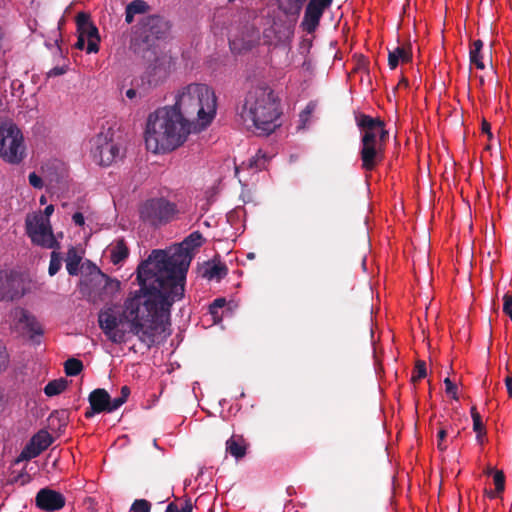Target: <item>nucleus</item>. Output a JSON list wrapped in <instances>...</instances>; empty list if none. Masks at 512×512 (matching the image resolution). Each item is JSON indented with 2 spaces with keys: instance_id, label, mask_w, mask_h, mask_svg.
<instances>
[{
  "instance_id": "obj_1",
  "label": "nucleus",
  "mask_w": 512,
  "mask_h": 512,
  "mask_svg": "<svg viewBox=\"0 0 512 512\" xmlns=\"http://www.w3.org/2000/svg\"><path fill=\"white\" fill-rule=\"evenodd\" d=\"M202 243V234L194 231L174 254L155 249L138 266L140 289L126 301V315L134 320L132 331L143 340L152 341L151 331L167 323L173 303L184 297L191 252Z\"/></svg>"
},
{
  "instance_id": "obj_2",
  "label": "nucleus",
  "mask_w": 512,
  "mask_h": 512,
  "mask_svg": "<svg viewBox=\"0 0 512 512\" xmlns=\"http://www.w3.org/2000/svg\"><path fill=\"white\" fill-rule=\"evenodd\" d=\"M190 128V123L175 107L158 108L149 114L146 121V147L153 153L171 152L186 141Z\"/></svg>"
},
{
  "instance_id": "obj_3",
  "label": "nucleus",
  "mask_w": 512,
  "mask_h": 512,
  "mask_svg": "<svg viewBox=\"0 0 512 512\" xmlns=\"http://www.w3.org/2000/svg\"><path fill=\"white\" fill-rule=\"evenodd\" d=\"M279 100L274 91L266 85H259L248 91L239 116L247 126L253 127L258 135H269L279 126Z\"/></svg>"
},
{
  "instance_id": "obj_4",
  "label": "nucleus",
  "mask_w": 512,
  "mask_h": 512,
  "mask_svg": "<svg viewBox=\"0 0 512 512\" xmlns=\"http://www.w3.org/2000/svg\"><path fill=\"white\" fill-rule=\"evenodd\" d=\"M173 107L190 124L197 120L202 127H206L216 114V96L208 85L191 83L179 90Z\"/></svg>"
},
{
  "instance_id": "obj_5",
  "label": "nucleus",
  "mask_w": 512,
  "mask_h": 512,
  "mask_svg": "<svg viewBox=\"0 0 512 512\" xmlns=\"http://www.w3.org/2000/svg\"><path fill=\"white\" fill-rule=\"evenodd\" d=\"M170 29V22L160 15L144 17L138 34L131 40V50L144 60H150L152 54L159 50V42L168 38Z\"/></svg>"
},
{
  "instance_id": "obj_6",
  "label": "nucleus",
  "mask_w": 512,
  "mask_h": 512,
  "mask_svg": "<svg viewBox=\"0 0 512 512\" xmlns=\"http://www.w3.org/2000/svg\"><path fill=\"white\" fill-rule=\"evenodd\" d=\"M138 291L139 290L130 293L129 297L125 301H127L131 297H134V295ZM123 319L130 323V332L136 335L141 342L147 344L148 347H150L155 342L156 334L166 332L167 328L171 325L169 317L167 323H165L163 327H159L151 331L152 341L143 340L141 338V335L136 334L134 331H132V325L134 320L128 317V315H126V302H124V310L121 317H117V315L114 313L112 309L100 311L98 315V322L100 328L103 330L104 334L108 337V339L113 343H121L124 341L125 332L118 328L119 324L123 321Z\"/></svg>"
},
{
  "instance_id": "obj_7",
  "label": "nucleus",
  "mask_w": 512,
  "mask_h": 512,
  "mask_svg": "<svg viewBox=\"0 0 512 512\" xmlns=\"http://www.w3.org/2000/svg\"><path fill=\"white\" fill-rule=\"evenodd\" d=\"M91 156L100 166H110L123 157L120 146L114 141L112 128L101 130L90 140Z\"/></svg>"
},
{
  "instance_id": "obj_8",
  "label": "nucleus",
  "mask_w": 512,
  "mask_h": 512,
  "mask_svg": "<svg viewBox=\"0 0 512 512\" xmlns=\"http://www.w3.org/2000/svg\"><path fill=\"white\" fill-rule=\"evenodd\" d=\"M177 213V205L164 197L148 199L139 208L140 219L154 227L169 223Z\"/></svg>"
},
{
  "instance_id": "obj_9",
  "label": "nucleus",
  "mask_w": 512,
  "mask_h": 512,
  "mask_svg": "<svg viewBox=\"0 0 512 512\" xmlns=\"http://www.w3.org/2000/svg\"><path fill=\"white\" fill-rule=\"evenodd\" d=\"M146 61L149 64L140 78V87L143 91L163 84L169 77L173 66L172 56L160 50H156V53L152 54L150 60Z\"/></svg>"
},
{
  "instance_id": "obj_10",
  "label": "nucleus",
  "mask_w": 512,
  "mask_h": 512,
  "mask_svg": "<svg viewBox=\"0 0 512 512\" xmlns=\"http://www.w3.org/2000/svg\"><path fill=\"white\" fill-rule=\"evenodd\" d=\"M23 135L12 122L0 124V156L9 163H19L23 159Z\"/></svg>"
},
{
  "instance_id": "obj_11",
  "label": "nucleus",
  "mask_w": 512,
  "mask_h": 512,
  "mask_svg": "<svg viewBox=\"0 0 512 512\" xmlns=\"http://www.w3.org/2000/svg\"><path fill=\"white\" fill-rule=\"evenodd\" d=\"M26 232L35 245L47 249L60 248V244L53 234L50 220L42 214L27 216Z\"/></svg>"
},
{
  "instance_id": "obj_12",
  "label": "nucleus",
  "mask_w": 512,
  "mask_h": 512,
  "mask_svg": "<svg viewBox=\"0 0 512 512\" xmlns=\"http://www.w3.org/2000/svg\"><path fill=\"white\" fill-rule=\"evenodd\" d=\"M356 124L361 131V143L386 142L388 131L380 118H373L367 114L360 113L355 117Z\"/></svg>"
},
{
  "instance_id": "obj_13",
  "label": "nucleus",
  "mask_w": 512,
  "mask_h": 512,
  "mask_svg": "<svg viewBox=\"0 0 512 512\" xmlns=\"http://www.w3.org/2000/svg\"><path fill=\"white\" fill-rule=\"evenodd\" d=\"M332 2L333 0H309L300 25L303 31L308 34L314 33L319 27L325 10L331 6Z\"/></svg>"
},
{
  "instance_id": "obj_14",
  "label": "nucleus",
  "mask_w": 512,
  "mask_h": 512,
  "mask_svg": "<svg viewBox=\"0 0 512 512\" xmlns=\"http://www.w3.org/2000/svg\"><path fill=\"white\" fill-rule=\"evenodd\" d=\"M386 142L361 143L359 158L361 160V169L365 172L375 170L385 158Z\"/></svg>"
},
{
  "instance_id": "obj_15",
  "label": "nucleus",
  "mask_w": 512,
  "mask_h": 512,
  "mask_svg": "<svg viewBox=\"0 0 512 512\" xmlns=\"http://www.w3.org/2000/svg\"><path fill=\"white\" fill-rule=\"evenodd\" d=\"M24 295L22 278L15 272L0 270V301H13Z\"/></svg>"
},
{
  "instance_id": "obj_16",
  "label": "nucleus",
  "mask_w": 512,
  "mask_h": 512,
  "mask_svg": "<svg viewBox=\"0 0 512 512\" xmlns=\"http://www.w3.org/2000/svg\"><path fill=\"white\" fill-rule=\"evenodd\" d=\"M76 24L78 33L88 39L87 53L98 52L100 37L97 27L90 19V15L85 12L78 13L76 16Z\"/></svg>"
},
{
  "instance_id": "obj_17",
  "label": "nucleus",
  "mask_w": 512,
  "mask_h": 512,
  "mask_svg": "<svg viewBox=\"0 0 512 512\" xmlns=\"http://www.w3.org/2000/svg\"><path fill=\"white\" fill-rule=\"evenodd\" d=\"M53 443V437L46 430H40L25 445L21 451L18 462L22 460H31L39 456Z\"/></svg>"
},
{
  "instance_id": "obj_18",
  "label": "nucleus",
  "mask_w": 512,
  "mask_h": 512,
  "mask_svg": "<svg viewBox=\"0 0 512 512\" xmlns=\"http://www.w3.org/2000/svg\"><path fill=\"white\" fill-rule=\"evenodd\" d=\"M66 499L62 493L45 487L40 489L35 497V505L47 512H54L65 506Z\"/></svg>"
},
{
  "instance_id": "obj_19",
  "label": "nucleus",
  "mask_w": 512,
  "mask_h": 512,
  "mask_svg": "<svg viewBox=\"0 0 512 512\" xmlns=\"http://www.w3.org/2000/svg\"><path fill=\"white\" fill-rule=\"evenodd\" d=\"M90 407L85 412L87 419L92 418L95 414L103 412L108 413V404H110V395L103 388L94 389L88 396Z\"/></svg>"
},
{
  "instance_id": "obj_20",
  "label": "nucleus",
  "mask_w": 512,
  "mask_h": 512,
  "mask_svg": "<svg viewBox=\"0 0 512 512\" xmlns=\"http://www.w3.org/2000/svg\"><path fill=\"white\" fill-rule=\"evenodd\" d=\"M293 34V30L290 25L285 22L274 21L273 24L266 28L263 32L265 43L269 45H277L278 43H284Z\"/></svg>"
},
{
  "instance_id": "obj_21",
  "label": "nucleus",
  "mask_w": 512,
  "mask_h": 512,
  "mask_svg": "<svg viewBox=\"0 0 512 512\" xmlns=\"http://www.w3.org/2000/svg\"><path fill=\"white\" fill-rule=\"evenodd\" d=\"M258 32L253 28L241 35H233L229 39V46L233 53L241 54L251 50L258 41Z\"/></svg>"
},
{
  "instance_id": "obj_22",
  "label": "nucleus",
  "mask_w": 512,
  "mask_h": 512,
  "mask_svg": "<svg viewBox=\"0 0 512 512\" xmlns=\"http://www.w3.org/2000/svg\"><path fill=\"white\" fill-rule=\"evenodd\" d=\"M12 316L17 324L24 325V327L31 333V337L43 334L42 326L27 310L20 307L15 308L12 311Z\"/></svg>"
},
{
  "instance_id": "obj_23",
  "label": "nucleus",
  "mask_w": 512,
  "mask_h": 512,
  "mask_svg": "<svg viewBox=\"0 0 512 512\" xmlns=\"http://www.w3.org/2000/svg\"><path fill=\"white\" fill-rule=\"evenodd\" d=\"M228 274V268L221 262H207L201 271L203 278L221 280Z\"/></svg>"
},
{
  "instance_id": "obj_24",
  "label": "nucleus",
  "mask_w": 512,
  "mask_h": 512,
  "mask_svg": "<svg viewBox=\"0 0 512 512\" xmlns=\"http://www.w3.org/2000/svg\"><path fill=\"white\" fill-rule=\"evenodd\" d=\"M90 282L96 286H101L104 290L116 291L120 288V281L112 279L106 274L97 270L90 278Z\"/></svg>"
},
{
  "instance_id": "obj_25",
  "label": "nucleus",
  "mask_w": 512,
  "mask_h": 512,
  "mask_svg": "<svg viewBox=\"0 0 512 512\" xmlns=\"http://www.w3.org/2000/svg\"><path fill=\"white\" fill-rule=\"evenodd\" d=\"M411 58L412 54L410 48L398 46L393 51L389 52L388 65L391 69H395L399 64V61L408 63L410 62Z\"/></svg>"
},
{
  "instance_id": "obj_26",
  "label": "nucleus",
  "mask_w": 512,
  "mask_h": 512,
  "mask_svg": "<svg viewBox=\"0 0 512 512\" xmlns=\"http://www.w3.org/2000/svg\"><path fill=\"white\" fill-rule=\"evenodd\" d=\"M307 0H277L279 9L287 16L297 18Z\"/></svg>"
},
{
  "instance_id": "obj_27",
  "label": "nucleus",
  "mask_w": 512,
  "mask_h": 512,
  "mask_svg": "<svg viewBox=\"0 0 512 512\" xmlns=\"http://www.w3.org/2000/svg\"><path fill=\"white\" fill-rule=\"evenodd\" d=\"M150 6L144 0H133L126 6L125 10V21L128 24H131L134 20V16L136 14H144L148 12Z\"/></svg>"
},
{
  "instance_id": "obj_28",
  "label": "nucleus",
  "mask_w": 512,
  "mask_h": 512,
  "mask_svg": "<svg viewBox=\"0 0 512 512\" xmlns=\"http://www.w3.org/2000/svg\"><path fill=\"white\" fill-rule=\"evenodd\" d=\"M129 255V249L123 238L118 239L115 245L110 249L111 262L114 265L122 263Z\"/></svg>"
},
{
  "instance_id": "obj_29",
  "label": "nucleus",
  "mask_w": 512,
  "mask_h": 512,
  "mask_svg": "<svg viewBox=\"0 0 512 512\" xmlns=\"http://www.w3.org/2000/svg\"><path fill=\"white\" fill-rule=\"evenodd\" d=\"M226 451L236 459L243 458L246 455V445L242 437H230L226 441Z\"/></svg>"
},
{
  "instance_id": "obj_30",
  "label": "nucleus",
  "mask_w": 512,
  "mask_h": 512,
  "mask_svg": "<svg viewBox=\"0 0 512 512\" xmlns=\"http://www.w3.org/2000/svg\"><path fill=\"white\" fill-rule=\"evenodd\" d=\"M483 41L478 39L472 42L469 52L470 64L475 65L477 69L483 70L485 64L483 62Z\"/></svg>"
},
{
  "instance_id": "obj_31",
  "label": "nucleus",
  "mask_w": 512,
  "mask_h": 512,
  "mask_svg": "<svg viewBox=\"0 0 512 512\" xmlns=\"http://www.w3.org/2000/svg\"><path fill=\"white\" fill-rule=\"evenodd\" d=\"M65 262L68 274L71 276L78 275L81 256L78 254L75 247L72 246L68 249Z\"/></svg>"
},
{
  "instance_id": "obj_32",
  "label": "nucleus",
  "mask_w": 512,
  "mask_h": 512,
  "mask_svg": "<svg viewBox=\"0 0 512 512\" xmlns=\"http://www.w3.org/2000/svg\"><path fill=\"white\" fill-rule=\"evenodd\" d=\"M68 386V381L65 378L52 380L44 387V393L48 397L56 396L62 393Z\"/></svg>"
},
{
  "instance_id": "obj_33",
  "label": "nucleus",
  "mask_w": 512,
  "mask_h": 512,
  "mask_svg": "<svg viewBox=\"0 0 512 512\" xmlns=\"http://www.w3.org/2000/svg\"><path fill=\"white\" fill-rule=\"evenodd\" d=\"M493 482L495 485V490L494 491L488 490V489L485 490V494L491 499L497 497L505 489V475H504L503 471L496 470L494 472Z\"/></svg>"
},
{
  "instance_id": "obj_34",
  "label": "nucleus",
  "mask_w": 512,
  "mask_h": 512,
  "mask_svg": "<svg viewBox=\"0 0 512 512\" xmlns=\"http://www.w3.org/2000/svg\"><path fill=\"white\" fill-rule=\"evenodd\" d=\"M471 417L473 420V430L477 433L476 439L479 443L483 442V435H485V428L481 416L475 406L471 407Z\"/></svg>"
},
{
  "instance_id": "obj_35",
  "label": "nucleus",
  "mask_w": 512,
  "mask_h": 512,
  "mask_svg": "<svg viewBox=\"0 0 512 512\" xmlns=\"http://www.w3.org/2000/svg\"><path fill=\"white\" fill-rule=\"evenodd\" d=\"M83 368L82 361L76 358H69L64 363V371L67 376H77L82 372Z\"/></svg>"
},
{
  "instance_id": "obj_36",
  "label": "nucleus",
  "mask_w": 512,
  "mask_h": 512,
  "mask_svg": "<svg viewBox=\"0 0 512 512\" xmlns=\"http://www.w3.org/2000/svg\"><path fill=\"white\" fill-rule=\"evenodd\" d=\"M227 304L225 298L220 297L216 298L209 306V313L212 315L215 323H218L222 320V314L219 312L220 309L224 308Z\"/></svg>"
},
{
  "instance_id": "obj_37",
  "label": "nucleus",
  "mask_w": 512,
  "mask_h": 512,
  "mask_svg": "<svg viewBox=\"0 0 512 512\" xmlns=\"http://www.w3.org/2000/svg\"><path fill=\"white\" fill-rule=\"evenodd\" d=\"M56 250L57 249H53L50 256V263L48 268V273L50 276H54L55 274H57L62 266L61 253Z\"/></svg>"
},
{
  "instance_id": "obj_38",
  "label": "nucleus",
  "mask_w": 512,
  "mask_h": 512,
  "mask_svg": "<svg viewBox=\"0 0 512 512\" xmlns=\"http://www.w3.org/2000/svg\"><path fill=\"white\" fill-rule=\"evenodd\" d=\"M192 510L193 505L191 499H186L180 504L176 501L169 503L165 512H192Z\"/></svg>"
},
{
  "instance_id": "obj_39",
  "label": "nucleus",
  "mask_w": 512,
  "mask_h": 512,
  "mask_svg": "<svg viewBox=\"0 0 512 512\" xmlns=\"http://www.w3.org/2000/svg\"><path fill=\"white\" fill-rule=\"evenodd\" d=\"M427 375L426 363L422 360H418L415 364L414 373L411 377L413 383L425 378Z\"/></svg>"
},
{
  "instance_id": "obj_40",
  "label": "nucleus",
  "mask_w": 512,
  "mask_h": 512,
  "mask_svg": "<svg viewBox=\"0 0 512 512\" xmlns=\"http://www.w3.org/2000/svg\"><path fill=\"white\" fill-rule=\"evenodd\" d=\"M151 503L145 499H136L131 508L130 512H150Z\"/></svg>"
},
{
  "instance_id": "obj_41",
  "label": "nucleus",
  "mask_w": 512,
  "mask_h": 512,
  "mask_svg": "<svg viewBox=\"0 0 512 512\" xmlns=\"http://www.w3.org/2000/svg\"><path fill=\"white\" fill-rule=\"evenodd\" d=\"M266 157L262 154L261 150L258 151L256 156L249 161V166L256 170H262L265 167Z\"/></svg>"
},
{
  "instance_id": "obj_42",
  "label": "nucleus",
  "mask_w": 512,
  "mask_h": 512,
  "mask_svg": "<svg viewBox=\"0 0 512 512\" xmlns=\"http://www.w3.org/2000/svg\"><path fill=\"white\" fill-rule=\"evenodd\" d=\"M316 108V104L313 102H310L307 104L305 109L300 113V121L302 123V126H305L306 123L309 121V118L311 114L314 112Z\"/></svg>"
},
{
  "instance_id": "obj_43",
  "label": "nucleus",
  "mask_w": 512,
  "mask_h": 512,
  "mask_svg": "<svg viewBox=\"0 0 512 512\" xmlns=\"http://www.w3.org/2000/svg\"><path fill=\"white\" fill-rule=\"evenodd\" d=\"M445 391L453 399L458 400L457 386L451 381L449 377L444 379Z\"/></svg>"
},
{
  "instance_id": "obj_44",
  "label": "nucleus",
  "mask_w": 512,
  "mask_h": 512,
  "mask_svg": "<svg viewBox=\"0 0 512 512\" xmlns=\"http://www.w3.org/2000/svg\"><path fill=\"white\" fill-rule=\"evenodd\" d=\"M9 356L6 348L0 344V372L8 366Z\"/></svg>"
},
{
  "instance_id": "obj_45",
  "label": "nucleus",
  "mask_w": 512,
  "mask_h": 512,
  "mask_svg": "<svg viewBox=\"0 0 512 512\" xmlns=\"http://www.w3.org/2000/svg\"><path fill=\"white\" fill-rule=\"evenodd\" d=\"M29 183L31 186L37 189H41L43 187V180L40 176H38L35 172H32L28 176Z\"/></svg>"
},
{
  "instance_id": "obj_46",
  "label": "nucleus",
  "mask_w": 512,
  "mask_h": 512,
  "mask_svg": "<svg viewBox=\"0 0 512 512\" xmlns=\"http://www.w3.org/2000/svg\"><path fill=\"white\" fill-rule=\"evenodd\" d=\"M125 403V400L123 398L116 397L114 399L110 398V404H108V413H111L115 410H117L119 407H121Z\"/></svg>"
},
{
  "instance_id": "obj_47",
  "label": "nucleus",
  "mask_w": 512,
  "mask_h": 512,
  "mask_svg": "<svg viewBox=\"0 0 512 512\" xmlns=\"http://www.w3.org/2000/svg\"><path fill=\"white\" fill-rule=\"evenodd\" d=\"M65 73H66V68L64 66H56V67L52 68L47 73V76L48 77H56V76L63 75Z\"/></svg>"
},
{
  "instance_id": "obj_48",
  "label": "nucleus",
  "mask_w": 512,
  "mask_h": 512,
  "mask_svg": "<svg viewBox=\"0 0 512 512\" xmlns=\"http://www.w3.org/2000/svg\"><path fill=\"white\" fill-rule=\"evenodd\" d=\"M446 435H447V432L444 429H441L438 432V434H437V437H438V448L440 450H442V451H444L447 448L446 445L443 444Z\"/></svg>"
},
{
  "instance_id": "obj_49",
  "label": "nucleus",
  "mask_w": 512,
  "mask_h": 512,
  "mask_svg": "<svg viewBox=\"0 0 512 512\" xmlns=\"http://www.w3.org/2000/svg\"><path fill=\"white\" fill-rule=\"evenodd\" d=\"M72 220H73L74 224L77 226H83L85 223L84 216L80 212L74 213L72 216Z\"/></svg>"
},
{
  "instance_id": "obj_50",
  "label": "nucleus",
  "mask_w": 512,
  "mask_h": 512,
  "mask_svg": "<svg viewBox=\"0 0 512 512\" xmlns=\"http://www.w3.org/2000/svg\"><path fill=\"white\" fill-rule=\"evenodd\" d=\"M85 39H86V38H85L84 36H82V35H80V34H79V35H78L77 42L75 43V47H76L77 49H80V50L84 49V47H85Z\"/></svg>"
},
{
  "instance_id": "obj_51",
  "label": "nucleus",
  "mask_w": 512,
  "mask_h": 512,
  "mask_svg": "<svg viewBox=\"0 0 512 512\" xmlns=\"http://www.w3.org/2000/svg\"><path fill=\"white\" fill-rule=\"evenodd\" d=\"M505 385L507 388V393L510 398H512V377H506L505 378Z\"/></svg>"
},
{
  "instance_id": "obj_52",
  "label": "nucleus",
  "mask_w": 512,
  "mask_h": 512,
  "mask_svg": "<svg viewBox=\"0 0 512 512\" xmlns=\"http://www.w3.org/2000/svg\"><path fill=\"white\" fill-rule=\"evenodd\" d=\"M129 395H130V388L128 386H122L120 397L123 398V400H125V402H126Z\"/></svg>"
},
{
  "instance_id": "obj_53",
  "label": "nucleus",
  "mask_w": 512,
  "mask_h": 512,
  "mask_svg": "<svg viewBox=\"0 0 512 512\" xmlns=\"http://www.w3.org/2000/svg\"><path fill=\"white\" fill-rule=\"evenodd\" d=\"M490 129H491L490 123H488L486 120H483L482 121V131L484 133H487L489 137H492Z\"/></svg>"
},
{
  "instance_id": "obj_54",
  "label": "nucleus",
  "mask_w": 512,
  "mask_h": 512,
  "mask_svg": "<svg viewBox=\"0 0 512 512\" xmlns=\"http://www.w3.org/2000/svg\"><path fill=\"white\" fill-rule=\"evenodd\" d=\"M53 211H54V206L53 205H48L44 209V214L42 216L47 217L49 219V217L53 213Z\"/></svg>"
},
{
  "instance_id": "obj_55",
  "label": "nucleus",
  "mask_w": 512,
  "mask_h": 512,
  "mask_svg": "<svg viewBox=\"0 0 512 512\" xmlns=\"http://www.w3.org/2000/svg\"><path fill=\"white\" fill-rule=\"evenodd\" d=\"M137 95V90L134 88H130L126 91V97L129 99H134Z\"/></svg>"
},
{
  "instance_id": "obj_56",
  "label": "nucleus",
  "mask_w": 512,
  "mask_h": 512,
  "mask_svg": "<svg viewBox=\"0 0 512 512\" xmlns=\"http://www.w3.org/2000/svg\"><path fill=\"white\" fill-rule=\"evenodd\" d=\"M494 472H495V471H494V469H493V468H491V467H488V468L485 470V474H487V475H491V474H493V475H494Z\"/></svg>"
},
{
  "instance_id": "obj_57",
  "label": "nucleus",
  "mask_w": 512,
  "mask_h": 512,
  "mask_svg": "<svg viewBox=\"0 0 512 512\" xmlns=\"http://www.w3.org/2000/svg\"><path fill=\"white\" fill-rule=\"evenodd\" d=\"M247 257H248L249 259H253V258L255 257V255H254V253H249V254L247 255Z\"/></svg>"
},
{
  "instance_id": "obj_58",
  "label": "nucleus",
  "mask_w": 512,
  "mask_h": 512,
  "mask_svg": "<svg viewBox=\"0 0 512 512\" xmlns=\"http://www.w3.org/2000/svg\"><path fill=\"white\" fill-rule=\"evenodd\" d=\"M40 202H41V204H44V203H45V198H44V196H42V197H41Z\"/></svg>"
},
{
  "instance_id": "obj_59",
  "label": "nucleus",
  "mask_w": 512,
  "mask_h": 512,
  "mask_svg": "<svg viewBox=\"0 0 512 512\" xmlns=\"http://www.w3.org/2000/svg\"><path fill=\"white\" fill-rule=\"evenodd\" d=\"M401 84H405V85H407V81H406V80H402V81H401Z\"/></svg>"
},
{
  "instance_id": "obj_60",
  "label": "nucleus",
  "mask_w": 512,
  "mask_h": 512,
  "mask_svg": "<svg viewBox=\"0 0 512 512\" xmlns=\"http://www.w3.org/2000/svg\"><path fill=\"white\" fill-rule=\"evenodd\" d=\"M401 84H405V85H407V81H406V80H402V81H401Z\"/></svg>"
},
{
  "instance_id": "obj_61",
  "label": "nucleus",
  "mask_w": 512,
  "mask_h": 512,
  "mask_svg": "<svg viewBox=\"0 0 512 512\" xmlns=\"http://www.w3.org/2000/svg\"><path fill=\"white\" fill-rule=\"evenodd\" d=\"M235 0H229V2H234Z\"/></svg>"
}]
</instances>
